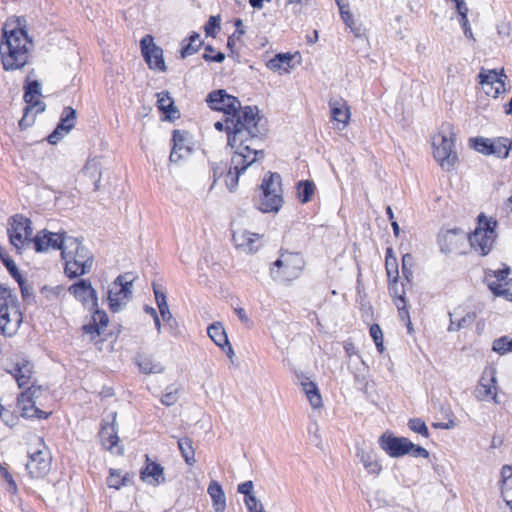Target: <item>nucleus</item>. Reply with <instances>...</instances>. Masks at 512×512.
<instances>
[{"label": "nucleus", "instance_id": "47", "mask_svg": "<svg viewBox=\"0 0 512 512\" xmlns=\"http://www.w3.org/2000/svg\"><path fill=\"white\" fill-rule=\"evenodd\" d=\"M202 57L206 61H214L217 63H221L225 59V55L222 52H216L211 46L205 48Z\"/></svg>", "mask_w": 512, "mask_h": 512}, {"label": "nucleus", "instance_id": "31", "mask_svg": "<svg viewBox=\"0 0 512 512\" xmlns=\"http://www.w3.org/2000/svg\"><path fill=\"white\" fill-rule=\"evenodd\" d=\"M141 479L149 484H158L163 481V468L154 462L147 463L141 471Z\"/></svg>", "mask_w": 512, "mask_h": 512}, {"label": "nucleus", "instance_id": "56", "mask_svg": "<svg viewBox=\"0 0 512 512\" xmlns=\"http://www.w3.org/2000/svg\"><path fill=\"white\" fill-rule=\"evenodd\" d=\"M191 47H192V35L186 37L182 41V48H181V51H180L181 58H185V57H187V56H189L191 54V52H190Z\"/></svg>", "mask_w": 512, "mask_h": 512}, {"label": "nucleus", "instance_id": "43", "mask_svg": "<svg viewBox=\"0 0 512 512\" xmlns=\"http://www.w3.org/2000/svg\"><path fill=\"white\" fill-rule=\"evenodd\" d=\"M179 450L186 461L187 464H190V452L192 451V441L189 438H181L177 441Z\"/></svg>", "mask_w": 512, "mask_h": 512}, {"label": "nucleus", "instance_id": "23", "mask_svg": "<svg viewBox=\"0 0 512 512\" xmlns=\"http://www.w3.org/2000/svg\"><path fill=\"white\" fill-rule=\"evenodd\" d=\"M274 266L282 270V277L287 279L295 278L303 268V259L299 254L284 253L275 261Z\"/></svg>", "mask_w": 512, "mask_h": 512}, {"label": "nucleus", "instance_id": "55", "mask_svg": "<svg viewBox=\"0 0 512 512\" xmlns=\"http://www.w3.org/2000/svg\"><path fill=\"white\" fill-rule=\"evenodd\" d=\"M412 257L409 254H406L402 258V273L405 276V278L409 281L410 277H412V272L410 269H408V264L411 262Z\"/></svg>", "mask_w": 512, "mask_h": 512}, {"label": "nucleus", "instance_id": "25", "mask_svg": "<svg viewBox=\"0 0 512 512\" xmlns=\"http://www.w3.org/2000/svg\"><path fill=\"white\" fill-rule=\"evenodd\" d=\"M172 143V150L169 157L171 163H180L182 160H188L190 158L192 149L190 140L185 133L174 130Z\"/></svg>", "mask_w": 512, "mask_h": 512}, {"label": "nucleus", "instance_id": "21", "mask_svg": "<svg viewBox=\"0 0 512 512\" xmlns=\"http://www.w3.org/2000/svg\"><path fill=\"white\" fill-rule=\"evenodd\" d=\"M67 238H71V236L66 235V233H52L43 230L37 233L32 244L37 252H44L49 248H52L60 249L62 253L64 249V242Z\"/></svg>", "mask_w": 512, "mask_h": 512}, {"label": "nucleus", "instance_id": "48", "mask_svg": "<svg viewBox=\"0 0 512 512\" xmlns=\"http://www.w3.org/2000/svg\"><path fill=\"white\" fill-rule=\"evenodd\" d=\"M93 310L92 322L98 325L101 328V331H103V329L108 325V316L104 311L99 310L98 307Z\"/></svg>", "mask_w": 512, "mask_h": 512}, {"label": "nucleus", "instance_id": "46", "mask_svg": "<svg viewBox=\"0 0 512 512\" xmlns=\"http://www.w3.org/2000/svg\"><path fill=\"white\" fill-rule=\"evenodd\" d=\"M124 483H125V478H121V475L119 473H117L116 470L111 469L110 475L107 478V485L110 488H114V489L118 490L124 485Z\"/></svg>", "mask_w": 512, "mask_h": 512}, {"label": "nucleus", "instance_id": "17", "mask_svg": "<svg viewBox=\"0 0 512 512\" xmlns=\"http://www.w3.org/2000/svg\"><path fill=\"white\" fill-rule=\"evenodd\" d=\"M40 93L41 88L37 81H33L28 84L24 94V100L27 103V106L24 108L23 117L19 120V126L22 129L29 127L34 122V117H30V112L33 110V108H37V112L44 110V107L41 106L42 103L38 101V96Z\"/></svg>", "mask_w": 512, "mask_h": 512}, {"label": "nucleus", "instance_id": "13", "mask_svg": "<svg viewBox=\"0 0 512 512\" xmlns=\"http://www.w3.org/2000/svg\"><path fill=\"white\" fill-rule=\"evenodd\" d=\"M132 298V281L125 276L119 275L109 286L108 302L109 308L116 313L121 311Z\"/></svg>", "mask_w": 512, "mask_h": 512}, {"label": "nucleus", "instance_id": "63", "mask_svg": "<svg viewBox=\"0 0 512 512\" xmlns=\"http://www.w3.org/2000/svg\"><path fill=\"white\" fill-rule=\"evenodd\" d=\"M340 10H341L342 19L344 20L346 25L349 26L353 30L354 21L352 20V15L349 12H344L342 7H340Z\"/></svg>", "mask_w": 512, "mask_h": 512}, {"label": "nucleus", "instance_id": "2", "mask_svg": "<svg viewBox=\"0 0 512 512\" xmlns=\"http://www.w3.org/2000/svg\"><path fill=\"white\" fill-rule=\"evenodd\" d=\"M9 373L17 381L19 388L27 387V390L22 392L18 398L22 409V415L28 418H48L51 412L42 411L36 406L37 399L45 391L41 387H36L32 384L33 365L30 362L23 360L15 363L13 369H11Z\"/></svg>", "mask_w": 512, "mask_h": 512}, {"label": "nucleus", "instance_id": "19", "mask_svg": "<svg viewBox=\"0 0 512 512\" xmlns=\"http://www.w3.org/2000/svg\"><path fill=\"white\" fill-rule=\"evenodd\" d=\"M69 292L89 310L98 307L97 292L87 279H81L69 287Z\"/></svg>", "mask_w": 512, "mask_h": 512}, {"label": "nucleus", "instance_id": "44", "mask_svg": "<svg viewBox=\"0 0 512 512\" xmlns=\"http://www.w3.org/2000/svg\"><path fill=\"white\" fill-rule=\"evenodd\" d=\"M370 335L375 342L378 351L383 352V332L378 324H373L370 327Z\"/></svg>", "mask_w": 512, "mask_h": 512}, {"label": "nucleus", "instance_id": "20", "mask_svg": "<svg viewBox=\"0 0 512 512\" xmlns=\"http://www.w3.org/2000/svg\"><path fill=\"white\" fill-rule=\"evenodd\" d=\"M496 381L495 369H485L475 389L476 398L480 401L492 399L495 403H498Z\"/></svg>", "mask_w": 512, "mask_h": 512}, {"label": "nucleus", "instance_id": "60", "mask_svg": "<svg viewBox=\"0 0 512 512\" xmlns=\"http://www.w3.org/2000/svg\"><path fill=\"white\" fill-rule=\"evenodd\" d=\"M344 348H345V351L347 353V355L352 358V356L356 355L358 358H360L358 355H357V351L355 349V346L351 343V342H346L344 344ZM361 361L362 364H364V362L359 359Z\"/></svg>", "mask_w": 512, "mask_h": 512}, {"label": "nucleus", "instance_id": "6", "mask_svg": "<svg viewBox=\"0 0 512 512\" xmlns=\"http://www.w3.org/2000/svg\"><path fill=\"white\" fill-rule=\"evenodd\" d=\"M23 321L17 296L11 289L0 285V333L7 337L14 336Z\"/></svg>", "mask_w": 512, "mask_h": 512}, {"label": "nucleus", "instance_id": "58", "mask_svg": "<svg viewBox=\"0 0 512 512\" xmlns=\"http://www.w3.org/2000/svg\"><path fill=\"white\" fill-rule=\"evenodd\" d=\"M83 330L85 331V333L91 334V335H93V334L100 335L102 333L101 328L98 325H96L94 322L84 325Z\"/></svg>", "mask_w": 512, "mask_h": 512}, {"label": "nucleus", "instance_id": "57", "mask_svg": "<svg viewBox=\"0 0 512 512\" xmlns=\"http://www.w3.org/2000/svg\"><path fill=\"white\" fill-rule=\"evenodd\" d=\"M153 289H154V295H155L157 306L159 307V306L166 305L167 301H166V296H165L164 292L156 285H154Z\"/></svg>", "mask_w": 512, "mask_h": 512}, {"label": "nucleus", "instance_id": "39", "mask_svg": "<svg viewBox=\"0 0 512 512\" xmlns=\"http://www.w3.org/2000/svg\"><path fill=\"white\" fill-rule=\"evenodd\" d=\"M457 230H447L439 237V245L442 252H451L455 247Z\"/></svg>", "mask_w": 512, "mask_h": 512}, {"label": "nucleus", "instance_id": "37", "mask_svg": "<svg viewBox=\"0 0 512 512\" xmlns=\"http://www.w3.org/2000/svg\"><path fill=\"white\" fill-rule=\"evenodd\" d=\"M314 192L315 184L310 180L300 181L297 184V196L301 203L309 202Z\"/></svg>", "mask_w": 512, "mask_h": 512}, {"label": "nucleus", "instance_id": "54", "mask_svg": "<svg viewBox=\"0 0 512 512\" xmlns=\"http://www.w3.org/2000/svg\"><path fill=\"white\" fill-rule=\"evenodd\" d=\"M253 490V482L252 481H246L238 485L237 491L241 494L245 495V498H249V496H255L252 493Z\"/></svg>", "mask_w": 512, "mask_h": 512}, {"label": "nucleus", "instance_id": "10", "mask_svg": "<svg viewBox=\"0 0 512 512\" xmlns=\"http://www.w3.org/2000/svg\"><path fill=\"white\" fill-rule=\"evenodd\" d=\"M380 447L391 457H401L411 454L414 457L428 458L429 452L418 445L412 443L405 437H396L385 433L379 439Z\"/></svg>", "mask_w": 512, "mask_h": 512}, {"label": "nucleus", "instance_id": "41", "mask_svg": "<svg viewBox=\"0 0 512 512\" xmlns=\"http://www.w3.org/2000/svg\"><path fill=\"white\" fill-rule=\"evenodd\" d=\"M450 325L448 327V330L450 332L459 331L462 328H465L472 324V322L475 319V314L467 313L465 316L457 319V325L454 326V316H456V313H450Z\"/></svg>", "mask_w": 512, "mask_h": 512}, {"label": "nucleus", "instance_id": "36", "mask_svg": "<svg viewBox=\"0 0 512 512\" xmlns=\"http://www.w3.org/2000/svg\"><path fill=\"white\" fill-rule=\"evenodd\" d=\"M293 56L289 53L287 54H277L272 59H270L267 63L269 69L273 71H278L283 69L284 71H288V68L291 67L290 63Z\"/></svg>", "mask_w": 512, "mask_h": 512}, {"label": "nucleus", "instance_id": "45", "mask_svg": "<svg viewBox=\"0 0 512 512\" xmlns=\"http://www.w3.org/2000/svg\"><path fill=\"white\" fill-rule=\"evenodd\" d=\"M408 425L412 431L419 433L424 437H428V435H429L428 428H427L425 422L422 421L421 419H419V418L411 419L409 421Z\"/></svg>", "mask_w": 512, "mask_h": 512}, {"label": "nucleus", "instance_id": "30", "mask_svg": "<svg viewBox=\"0 0 512 512\" xmlns=\"http://www.w3.org/2000/svg\"><path fill=\"white\" fill-rule=\"evenodd\" d=\"M357 456L369 474L379 475L382 470L377 456L372 451L358 450Z\"/></svg>", "mask_w": 512, "mask_h": 512}, {"label": "nucleus", "instance_id": "59", "mask_svg": "<svg viewBox=\"0 0 512 512\" xmlns=\"http://www.w3.org/2000/svg\"><path fill=\"white\" fill-rule=\"evenodd\" d=\"M395 305L397 309L399 310L400 314L407 311L406 309V300L404 298V292L402 291L401 294L395 299Z\"/></svg>", "mask_w": 512, "mask_h": 512}, {"label": "nucleus", "instance_id": "9", "mask_svg": "<svg viewBox=\"0 0 512 512\" xmlns=\"http://www.w3.org/2000/svg\"><path fill=\"white\" fill-rule=\"evenodd\" d=\"M260 189L258 209L264 213L278 212L283 204L281 176L268 173L263 178Z\"/></svg>", "mask_w": 512, "mask_h": 512}, {"label": "nucleus", "instance_id": "24", "mask_svg": "<svg viewBox=\"0 0 512 512\" xmlns=\"http://www.w3.org/2000/svg\"><path fill=\"white\" fill-rule=\"evenodd\" d=\"M103 447L116 455H122L124 448L119 444V437L116 428V413L113 415L112 423L104 424L99 432Z\"/></svg>", "mask_w": 512, "mask_h": 512}, {"label": "nucleus", "instance_id": "35", "mask_svg": "<svg viewBox=\"0 0 512 512\" xmlns=\"http://www.w3.org/2000/svg\"><path fill=\"white\" fill-rule=\"evenodd\" d=\"M502 475V485L501 490L502 494L505 498L506 504L512 509V500H508L509 492L512 490V467L505 465L501 470Z\"/></svg>", "mask_w": 512, "mask_h": 512}, {"label": "nucleus", "instance_id": "33", "mask_svg": "<svg viewBox=\"0 0 512 512\" xmlns=\"http://www.w3.org/2000/svg\"><path fill=\"white\" fill-rule=\"evenodd\" d=\"M312 0H285L286 17H299L310 6Z\"/></svg>", "mask_w": 512, "mask_h": 512}, {"label": "nucleus", "instance_id": "38", "mask_svg": "<svg viewBox=\"0 0 512 512\" xmlns=\"http://www.w3.org/2000/svg\"><path fill=\"white\" fill-rule=\"evenodd\" d=\"M302 387L311 406L315 409L319 408L322 405V398L316 385L313 382H302Z\"/></svg>", "mask_w": 512, "mask_h": 512}, {"label": "nucleus", "instance_id": "32", "mask_svg": "<svg viewBox=\"0 0 512 512\" xmlns=\"http://www.w3.org/2000/svg\"><path fill=\"white\" fill-rule=\"evenodd\" d=\"M512 148V141L508 138H498L491 141L489 155H494L498 158H507Z\"/></svg>", "mask_w": 512, "mask_h": 512}, {"label": "nucleus", "instance_id": "64", "mask_svg": "<svg viewBox=\"0 0 512 512\" xmlns=\"http://www.w3.org/2000/svg\"><path fill=\"white\" fill-rule=\"evenodd\" d=\"M235 312H236L237 316L239 317L240 321H242L244 323H247L249 321L247 313L243 308H236Z\"/></svg>", "mask_w": 512, "mask_h": 512}, {"label": "nucleus", "instance_id": "18", "mask_svg": "<svg viewBox=\"0 0 512 512\" xmlns=\"http://www.w3.org/2000/svg\"><path fill=\"white\" fill-rule=\"evenodd\" d=\"M506 77L502 72L496 70H487L482 68L479 75V83L486 95L496 98L505 91L503 78Z\"/></svg>", "mask_w": 512, "mask_h": 512}, {"label": "nucleus", "instance_id": "14", "mask_svg": "<svg viewBox=\"0 0 512 512\" xmlns=\"http://www.w3.org/2000/svg\"><path fill=\"white\" fill-rule=\"evenodd\" d=\"M511 269L506 264L502 269L488 270L486 272V281L491 292L498 297H503L512 302V292L509 287L512 285V278H508Z\"/></svg>", "mask_w": 512, "mask_h": 512}, {"label": "nucleus", "instance_id": "16", "mask_svg": "<svg viewBox=\"0 0 512 512\" xmlns=\"http://www.w3.org/2000/svg\"><path fill=\"white\" fill-rule=\"evenodd\" d=\"M142 55L150 69L165 72L167 67L163 57V49L154 43L151 35H145L140 41Z\"/></svg>", "mask_w": 512, "mask_h": 512}, {"label": "nucleus", "instance_id": "28", "mask_svg": "<svg viewBox=\"0 0 512 512\" xmlns=\"http://www.w3.org/2000/svg\"><path fill=\"white\" fill-rule=\"evenodd\" d=\"M157 97V108L163 115V119L174 121L180 118V112L175 106L173 98L169 92L162 91L156 94Z\"/></svg>", "mask_w": 512, "mask_h": 512}, {"label": "nucleus", "instance_id": "12", "mask_svg": "<svg viewBox=\"0 0 512 512\" xmlns=\"http://www.w3.org/2000/svg\"><path fill=\"white\" fill-rule=\"evenodd\" d=\"M52 457L48 447L38 439V447L29 452V458L26 463V469L32 478H43L51 469Z\"/></svg>", "mask_w": 512, "mask_h": 512}, {"label": "nucleus", "instance_id": "22", "mask_svg": "<svg viewBox=\"0 0 512 512\" xmlns=\"http://www.w3.org/2000/svg\"><path fill=\"white\" fill-rule=\"evenodd\" d=\"M77 112L74 108L67 106L64 107L60 122L55 130L48 136L50 144H57L66 134H68L76 124Z\"/></svg>", "mask_w": 512, "mask_h": 512}, {"label": "nucleus", "instance_id": "11", "mask_svg": "<svg viewBox=\"0 0 512 512\" xmlns=\"http://www.w3.org/2000/svg\"><path fill=\"white\" fill-rule=\"evenodd\" d=\"M7 232L11 245L19 252L33 243L31 221L23 215L16 214L9 219Z\"/></svg>", "mask_w": 512, "mask_h": 512}, {"label": "nucleus", "instance_id": "7", "mask_svg": "<svg viewBox=\"0 0 512 512\" xmlns=\"http://www.w3.org/2000/svg\"><path fill=\"white\" fill-rule=\"evenodd\" d=\"M433 155L443 170L450 171L458 160L455 150V132L449 123H444L432 137Z\"/></svg>", "mask_w": 512, "mask_h": 512}, {"label": "nucleus", "instance_id": "29", "mask_svg": "<svg viewBox=\"0 0 512 512\" xmlns=\"http://www.w3.org/2000/svg\"><path fill=\"white\" fill-rule=\"evenodd\" d=\"M207 492L212 500V506L215 512H224L226 509V496L217 481H212L207 489Z\"/></svg>", "mask_w": 512, "mask_h": 512}, {"label": "nucleus", "instance_id": "50", "mask_svg": "<svg viewBox=\"0 0 512 512\" xmlns=\"http://www.w3.org/2000/svg\"><path fill=\"white\" fill-rule=\"evenodd\" d=\"M204 28L207 36H214L216 31L220 29V17L210 16Z\"/></svg>", "mask_w": 512, "mask_h": 512}, {"label": "nucleus", "instance_id": "53", "mask_svg": "<svg viewBox=\"0 0 512 512\" xmlns=\"http://www.w3.org/2000/svg\"><path fill=\"white\" fill-rule=\"evenodd\" d=\"M459 23L463 28V32L467 38L473 39L472 29L470 27L467 13L459 14Z\"/></svg>", "mask_w": 512, "mask_h": 512}, {"label": "nucleus", "instance_id": "4", "mask_svg": "<svg viewBox=\"0 0 512 512\" xmlns=\"http://www.w3.org/2000/svg\"><path fill=\"white\" fill-rule=\"evenodd\" d=\"M31 41L22 29L4 31V40L0 43V55L5 70L23 68L28 62Z\"/></svg>", "mask_w": 512, "mask_h": 512}, {"label": "nucleus", "instance_id": "8", "mask_svg": "<svg viewBox=\"0 0 512 512\" xmlns=\"http://www.w3.org/2000/svg\"><path fill=\"white\" fill-rule=\"evenodd\" d=\"M496 227L497 221L493 218H487L484 214L478 216V226L469 235L470 246L476 253L481 256L490 253L497 239Z\"/></svg>", "mask_w": 512, "mask_h": 512}, {"label": "nucleus", "instance_id": "42", "mask_svg": "<svg viewBox=\"0 0 512 512\" xmlns=\"http://www.w3.org/2000/svg\"><path fill=\"white\" fill-rule=\"evenodd\" d=\"M491 139L478 137L471 139L472 147L479 153L489 155L490 147H491Z\"/></svg>", "mask_w": 512, "mask_h": 512}, {"label": "nucleus", "instance_id": "5", "mask_svg": "<svg viewBox=\"0 0 512 512\" xmlns=\"http://www.w3.org/2000/svg\"><path fill=\"white\" fill-rule=\"evenodd\" d=\"M65 261V274L75 278L89 273L93 266V255L78 238H67L61 253Z\"/></svg>", "mask_w": 512, "mask_h": 512}, {"label": "nucleus", "instance_id": "26", "mask_svg": "<svg viewBox=\"0 0 512 512\" xmlns=\"http://www.w3.org/2000/svg\"><path fill=\"white\" fill-rule=\"evenodd\" d=\"M329 107L335 128L340 131L344 130L348 126L351 116L347 102L342 98L331 99Z\"/></svg>", "mask_w": 512, "mask_h": 512}, {"label": "nucleus", "instance_id": "61", "mask_svg": "<svg viewBox=\"0 0 512 512\" xmlns=\"http://www.w3.org/2000/svg\"><path fill=\"white\" fill-rule=\"evenodd\" d=\"M177 400V397L174 393H167L162 397V403L166 406L173 405Z\"/></svg>", "mask_w": 512, "mask_h": 512}, {"label": "nucleus", "instance_id": "27", "mask_svg": "<svg viewBox=\"0 0 512 512\" xmlns=\"http://www.w3.org/2000/svg\"><path fill=\"white\" fill-rule=\"evenodd\" d=\"M260 236L244 229L234 230L233 242L237 249L244 253H252L258 249Z\"/></svg>", "mask_w": 512, "mask_h": 512}, {"label": "nucleus", "instance_id": "34", "mask_svg": "<svg viewBox=\"0 0 512 512\" xmlns=\"http://www.w3.org/2000/svg\"><path fill=\"white\" fill-rule=\"evenodd\" d=\"M208 335L211 340L219 347L224 348L229 344L227 334L222 324L214 323L208 327Z\"/></svg>", "mask_w": 512, "mask_h": 512}, {"label": "nucleus", "instance_id": "15", "mask_svg": "<svg viewBox=\"0 0 512 512\" xmlns=\"http://www.w3.org/2000/svg\"><path fill=\"white\" fill-rule=\"evenodd\" d=\"M206 101L213 110L222 111L225 116L237 117L244 109L236 97L227 94L224 90L211 92Z\"/></svg>", "mask_w": 512, "mask_h": 512}, {"label": "nucleus", "instance_id": "1", "mask_svg": "<svg viewBox=\"0 0 512 512\" xmlns=\"http://www.w3.org/2000/svg\"><path fill=\"white\" fill-rule=\"evenodd\" d=\"M259 122L258 108L245 106L237 117L225 116L224 120L215 122L214 127L219 131L225 130L228 134V145L239 150L240 146H247L252 141L257 145L261 135Z\"/></svg>", "mask_w": 512, "mask_h": 512}, {"label": "nucleus", "instance_id": "52", "mask_svg": "<svg viewBox=\"0 0 512 512\" xmlns=\"http://www.w3.org/2000/svg\"><path fill=\"white\" fill-rule=\"evenodd\" d=\"M245 504L249 512H265L262 503L257 500L256 496L245 498Z\"/></svg>", "mask_w": 512, "mask_h": 512}, {"label": "nucleus", "instance_id": "40", "mask_svg": "<svg viewBox=\"0 0 512 512\" xmlns=\"http://www.w3.org/2000/svg\"><path fill=\"white\" fill-rule=\"evenodd\" d=\"M138 366L140 370L146 374L160 373L163 371V367L159 362H155L153 359L146 356L139 357Z\"/></svg>", "mask_w": 512, "mask_h": 512}, {"label": "nucleus", "instance_id": "3", "mask_svg": "<svg viewBox=\"0 0 512 512\" xmlns=\"http://www.w3.org/2000/svg\"><path fill=\"white\" fill-rule=\"evenodd\" d=\"M263 156V150L259 149L254 141L247 146H240L239 150L234 151L228 170L226 166L213 167L214 183L223 180L224 185L230 191H234L238 186L240 175Z\"/></svg>", "mask_w": 512, "mask_h": 512}, {"label": "nucleus", "instance_id": "62", "mask_svg": "<svg viewBox=\"0 0 512 512\" xmlns=\"http://www.w3.org/2000/svg\"><path fill=\"white\" fill-rule=\"evenodd\" d=\"M158 309H159L160 315L164 321H168L171 319L172 315L170 313L168 304H166L164 306H159Z\"/></svg>", "mask_w": 512, "mask_h": 512}, {"label": "nucleus", "instance_id": "51", "mask_svg": "<svg viewBox=\"0 0 512 512\" xmlns=\"http://www.w3.org/2000/svg\"><path fill=\"white\" fill-rule=\"evenodd\" d=\"M493 350L501 355L509 352V339L501 337L493 342Z\"/></svg>", "mask_w": 512, "mask_h": 512}, {"label": "nucleus", "instance_id": "49", "mask_svg": "<svg viewBox=\"0 0 512 512\" xmlns=\"http://www.w3.org/2000/svg\"><path fill=\"white\" fill-rule=\"evenodd\" d=\"M0 475L6 480L8 484V491L12 494L17 492V485L12 477V475L9 473L7 468L0 463Z\"/></svg>", "mask_w": 512, "mask_h": 512}]
</instances>
